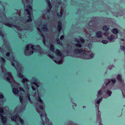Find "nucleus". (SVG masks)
Listing matches in <instances>:
<instances>
[{"mask_svg":"<svg viewBox=\"0 0 125 125\" xmlns=\"http://www.w3.org/2000/svg\"><path fill=\"white\" fill-rule=\"evenodd\" d=\"M6 51H3L2 48H0V51L3 55L5 54L7 56H11L10 58L8 59L11 62V65L15 67V68L16 69L17 74L19 77L22 78L24 76L21 74L23 68L22 67L21 65L19 64L18 62L16 60L13 56L12 55V53L11 52V48L8 44H7L6 45L5 48ZM0 62L4 63L5 62V61L3 58L0 57Z\"/></svg>","mask_w":125,"mask_h":125,"instance_id":"1","label":"nucleus"},{"mask_svg":"<svg viewBox=\"0 0 125 125\" xmlns=\"http://www.w3.org/2000/svg\"><path fill=\"white\" fill-rule=\"evenodd\" d=\"M36 108L37 111L40 115L42 120L43 122V125H49V120L47 118V115L43 106L37 103H36Z\"/></svg>","mask_w":125,"mask_h":125,"instance_id":"2","label":"nucleus"},{"mask_svg":"<svg viewBox=\"0 0 125 125\" xmlns=\"http://www.w3.org/2000/svg\"><path fill=\"white\" fill-rule=\"evenodd\" d=\"M36 51L35 52H39L41 54L43 53L39 45L35 46L31 44H28L26 45V49L25 51V54L26 55L30 56L33 53V51Z\"/></svg>","mask_w":125,"mask_h":125,"instance_id":"3","label":"nucleus"},{"mask_svg":"<svg viewBox=\"0 0 125 125\" xmlns=\"http://www.w3.org/2000/svg\"><path fill=\"white\" fill-rule=\"evenodd\" d=\"M1 69L3 73H5V77H4V79L5 80L7 81L10 83L11 84V86L12 87L13 86H16L17 83L14 80L13 78L11 75V73L10 72H6V70L5 68L1 65Z\"/></svg>","mask_w":125,"mask_h":125,"instance_id":"4","label":"nucleus"},{"mask_svg":"<svg viewBox=\"0 0 125 125\" xmlns=\"http://www.w3.org/2000/svg\"><path fill=\"white\" fill-rule=\"evenodd\" d=\"M74 52L80 55L78 57L83 59H88L91 58L93 56V54L90 52L82 50L81 49H76L74 50Z\"/></svg>","mask_w":125,"mask_h":125,"instance_id":"5","label":"nucleus"},{"mask_svg":"<svg viewBox=\"0 0 125 125\" xmlns=\"http://www.w3.org/2000/svg\"><path fill=\"white\" fill-rule=\"evenodd\" d=\"M42 23H40L39 25H38V26L37 25L36 26V27L37 28V29L39 31V33L42 35V36L43 37V43L44 44H45V41L46 40V38L48 39V35H47L45 36L46 38L45 37L44 35L42 34L41 31L40 30V29L43 31H46L47 30V26L46 25H44L43 24L42 25Z\"/></svg>","mask_w":125,"mask_h":125,"instance_id":"6","label":"nucleus"},{"mask_svg":"<svg viewBox=\"0 0 125 125\" xmlns=\"http://www.w3.org/2000/svg\"><path fill=\"white\" fill-rule=\"evenodd\" d=\"M28 0H22V2L24 4V6L25 8L26 11L27 12L29 16H28L29 20H27L28 21H31L32 19L31 17V13H32V7L30 6V5H28L27 6L26 8V4L25 3L27 4V1Z\"/></svg>","mask_w":125,"mask_h":125,"instance_id":"7","label":"nucleus"},{"mask_svg":"<svg viewBox=\"0 0 125 125\" xmlns=\"http://www.w3.org/2000/svg\"><path fill=\"white\" fill-rule=\"evenodd\" d=\"M15 116H13L11 117V119L12 121H16L17 120H19L22 124H23L24 123L23 121L17 115Z\"/></svg>","mask_w":125,"mask_h":125,"instance_id":"8","label":"nucleus"},{"mask_svg":"<svg viewBox=\"0 0 125 125\" xmlns=\"http://www.w3.org/2000/svg\"><path fill=\"white\" fill-rule=\"evenodd\" d=\"M3 109L0 108V117L1 118V120L3 123H5L7 122V118L6 117L3 116Z\"/></svg>","mask_w":125,"mask_h":125,"instance_id":"9","label":"nucleus"},{"mask_svg":"<svg viewBox=\"0 0 125 125\" xmlns=\"http://www.w3.org/2000/svg\"><path fill=\"white\" fill-rule=\"evenodd\" d=\"M31 83L32 84H34L37 87L39 86V85L40 84V82L35 78H32V80L31 81Z\"/></svg>","mask_w":125,"mask_h":125,"instance_id":"10","label":"nucleus"},{"mask_svg":"<svg viewBox=\"0 0 125 125\" xmlns=\"http://www.w3.org/2000/svg\"><path fill=\"white\" fill-rule=\"evenodd\" d=\"M22 82L25 85V89L26 91H28L29 88L27 84V83L28 82V79H27L24 78L23 79Z\"/></svg>","mask_w":125,"mask_h":125,"instance_id":"11","label":"nucleus"},{"mask_svg":"<svg viewBox=\"0 0 125 125\" xmlns=\"http://www.w3.org/2000/svg\"><path fill=\"white\" fill-rule=\"evenodd\" d=\"M35 96L36 97L37 100L41 104H43V101L39 96L38 93L37 92L35 93Z\"/></svg>","mask_w":125,"mask_h":125,"instance_id":"12","label":"nucleus"},{"mask_svg":"<svg viewBox=\"0 0 125 125\" xmlns=\"http://www.w3.org/2000/svg\"><path fill=\"white\" fill-rule=\"evenodd\" d=\"M5 25L10 27L15 28L18 30L21 31L20 27H18L15 25H13L12 24H10L9 23H6L5 24Z\"/></svg>","mask_w":125,"mask_h":125,"instance_id":"13","label":"nucleus"},{"mask_svg":"<svg viewBox=\"0 0 125 125\" xmlns=\"http://www.w3.org/2000/svg\"><path fill=\"white\" fill-rule=\"evenodd\" d=\"M113 35L111 36L108 38V40L110 42H111L114 41V39H116Z\"/></svg>","mask_w":125,"mask_h":125,"instance_id":"14","label":"nucleus"},{"mask_svg":"<svg viewBox=\"0 0 125 125\" xmlns=\"http://www.w3.org/2000/svg\"><path fill=\"white\" fill-rule=\"evenodd\" d=\"M62 29L61 23L60 21L58 22V30L59 32Z\"/></svg>","mask_w":125,"mask_h":125,"instance_id":"15","label":"nucleus"},{"mask_svg":"<svg viewBox=\"0 0 125 125\" xmlns=\"http://www.w3.org/2000/svg\"><path fill=\"white\" fill-rule=\"evenodd\" d=\"M96 36L98 38H100L102 37V33L100 31H98L96 33Z\"/></svg>","mask_w":125,"mask_h":125,"instance_id":"16","label":"nucleus"},{"mask_svg":"<svg viewBox=\"0 0 125 125\" xmlns=\"http://www.w3.org/2000/svg\"><path fill=\"white\" fill-rule=\"evenodd\" d=\"M46 2L48 4L49 8L50 9V10L48 9L47 10L48 12H49V11H50V9L52 7L51 5L50 1L49 0H46Z\"/></svg>","mask_w":125,"mask_h":125,"instance_id":"17","label":"nucleus"},{"mask_svg":"<svg viewBox=\"0 0 125 125\" xmlns=\"http://www.w3.org/2000/svg\"><path fill=\"white\" fill-rule=\"evenodd\" d=\"M12 91L13 93L15 94H17L19 92L18 90L16 88H14L12 89Z\"/></svg>","mask_w":125,"mask_h":125,"instance_id":"18","label":"nucleus"},{"mask_svg":"<svg viewBox=\"0 0 125 125\" xmlns=\"http://www.w3.org/2000/svg\"><path fill=\"white\" fill-rule=\"evenodd\" d=\"M57 54L59 56H62V54L60 51L58 49H57L56 51Z\"/></svg>","mask_w":125,"mask_h":125,"instance_id":"19","label":"nucleus"},{"mask_svg":"<svg viewBox=\"0 0 125 125\" xmlns=\"http://www.w3.org/2000/svg\"><path fill=\"white\" fill-rule=\"evenodd\" d=\"M109 29V27L108 26V27L106 26H104L103 28V30L104 31H107Z\"/></svg>","mask_w":125,"mask_h":125,"instance_id":"20","label":"nucleus"},{"mask_svg":"<svg viewBox=\"0 0 125 125\" xmlns=\"http://www.w3.org/2000/svg\"><path fill=\"white\" fill-rule=\"evenodd\" d=\"M64 12H65V11L64 10H63L62 9H61V10H60V14L59 15L58 14L57 15L58 16H59L60 17H61L62 16V15L63 13V12H64Z\"/></svg>","mask_w":125,"mask_h":125,"instance_id":"21","label":"nucleus"},{"mask_svg":"<svg viewBox=\"0 0 125 125\" xmlns=\"http://www.w3.org/2000/svg\"><path fill=\"white\" fill-rule=\"evenodd\" d=\"M112 31L115 34H116L118 32L117 30L115 29H113Z\"/></svg>","mask_w":125,"mask_h":125,"instance_id":"22","label":"nucleus"},{"mask_svg":"<svg viewBox=\"0 0 125 125\" xmlns=\"http://www.w3.org/2000/svg\"><path fill=\"white\" fill-rule=\"evenodd\" d=\"M121 76L118 74V75L117 77V79L119 81H121Z\"/></svg>","mask_w":125,"mask_h":125,"instance_id":"23","label":"nucleus"},{"mask_svg":"<svg viewBox=\"0 0 125 125\" xmlns=\"http://www.w3.org/2000/svg\"><path fill=\"white\" fill-rule=\"evenodd\" d=\"M50 50L52 52H53L54 51V46L52 44L51 45V46L50 47Z\"/></svg>","mask_w":125,"mask_h":125,"instance_id":"24","label":"nucleus"},{"mask_svg":"<svg viewBox=\"0 0 125 125\" xmlns=\"http://www.w3.org/2000/svg\"><path fill=\"white\" fill-rule=\"evenodd\" d=\"M27 97L28 98V100L30 101V103H32V102L31 101V99L30 98V96L28 93H27Z\"/></svg>","mask_w":125,"mask_h":125,"instance_id":"25","label":"nucleus"},{"mask_svg":"<svg viewBox=\"0 0 125 125\" xmlns=\"http://www.w3.org/2000/svg\"><path fill=\"white\" fill-rule=\"evenodd\" d=\"M101 90L102 89H101L98 91V94L97 95L98 97L99 96H100L101 95L102 93Z\"/></svg>","mask_w":125,"mask_h":125,"instance_id":"26","label":"nucleus"},{"mask_svg":"<svg viewBox=\"0 0 125 125\" xmlns=\"http://www.w3.org/2000/svg\"><path fill=\"white\" fill-rule=\"evenodd\" d=\"M75 46L79 48L81 47H82V45L80 43H77L75 44Z\"/></svg>","mask_w":125,"mask_h":125,"instance_id":"27","label":"nucleus"},{"mask_svg":"<svg viewBox=\"0 0 125 125\" xmlns=\"http://www.w3.org/2000/svg\"><path fill=\"white\" fill-rule=\"evenodd\" d=\"M22 98H23V97L22 96H20L19 97V99H20V101L22 104V102H23Z\"/></svg>","mask_w":125,"mask_h":125,"instance_id":"28","label":"nucleus"},{"mask_svg":"<svg viewBox=\"0 0 125 125\" xmlns=\"http://www.w3.org/2000/svg\"><path fill=\"white\" fill-rule=\"evenodd\" d=\"M19 89L20 91H22L23 93L24 92V91L23 88L21 87H19Z\"/></svg>","mask_w":125,"mask_h":125,"instance_id":"29","label":"nucleus"},{"mask_svg":"<svg viewBox=\"0 0 125 125\" xmlns=\"http://www.w3.org/2000/svg\"><path fill=\"white\" fill-rule=\"evenodd\" d=\"M57 43L60 45H62V43L60 41V40L58 39V40H57Z\"/></svg>","mask_w":125,"mask_h":125,"instance_id":"30","label":"nucleus"},{"mask_svg":"<svg viewBox=\"0 0 125 125\" xmlns=\"http://www.w3.org/2000/svg\"><path fill=\"white\" fill-rule=\"evenodd\" d=\"M63 62V61L62 60H61L60 61H58V62L57 64H62V62Z\"/></svg>","mask_w":125,"mask_h":125,"instance_id":"31","label":"nucleus"},{"mask_svg":"<svg viewBox=\"0 0 125 125\" xmlns=\"http://www.w3.org/2000/svg\"><path fill=\"white\" fill-rule=\"evenodd\" d=\"M48 56L50 58L52 59H54V57L52 56V55L51 54H48Z\"/></svg>","mask_w":125,"mask_h":125,"instance_id":"32","label":"nucleus"},{"mask_svg":"<svg viewBox=\"0 0 125 125\" xmlns=\"http://www.w3.org/2000/svg\"><path fill=\"white\" fill-rule=\"evenodd\" d=\"M111 93H112V92H111L110 91H107V94L109 96H110L111 95Z\"/></svg>","mask_w":125,"mask_h":125,"instance_id":"33","label":"nucleus"},{"mask_svg":"<svg viewBox=\"0 0 125 125\" xmlns=\"http://www.w3.org/2000/svg\"><path fill=\"white\" fill-rule=\"evenodd\" d=\"M89 37L90 38V41L93 42V39L94 37H91V35H89Z\"/></svg>","mask_w":125,"mask_h":125,"instance_id":"34","label":"nucleus"},{"mask_svg":"<svg viewBox=\"0 0 125 125\" xmlns=\"http://www.w3.org/2000/svg\"><path fill=\"white\" fill-rule=\"evenodd\" d=\"M120 48L124 51H125V48L123 46H121L120 47Z\"/></svg>","mask_w":125,"mask_h":125,"instance_id":"35","label":"nucleus"},{"mask_svg":"<svg viewBox=\"0 0 125 125\" xmlns=\"http://www.w3.org/2000/svg\"><path fill=\"white\" fill-rule=\"evenodd\" d=\"M98 115H97V117H98L99 118V119H100V116L101 115V112L100 111H98Z\"/></svg>","mask_w":125,"mask_h":125,"instance_id":"36","label":"nucleus"},{"mask_svg":"<svg viewBox=\"0 0 125 125\" xmlns=\"http://www.w3.org/2000/svg\"><path fill=\"white\" fill-rule=\"evenodd\" d=\"M102 100V98H101L98 100L97 102V103L98 104Z\"/></svg>","mask_w":125,"mask_h":125,"instance_id":"37","label":"nucleus"},{"mask_svg":"<svg viewBox=\"0 0 125 125\" xmlns=\"http://www.w3.org/2000/svg\"><path fill=\"white\" fill-rule=\"evenodd\" d=\"M102 42L106 44L107 42V40H103L102 41Z\"/></svg>","mask_w":125,"mask_h":125,"instance_id":"38","label":"nucleus"},{"mask_svg":"<svg viewBox=\"0 0 125 125\" xmlns=\"http://www.w3.org/2000/svg\"><path fill=\"white\" fill-rule=\"evenodd\" d=\"M80 40L81 42L82 43L84 42V41L82 38H80Z\"/></svg>","mask_w":125,"mask_h":125,"instance_id":"39","label":"nucleus"},{"mask_svg":"<svg viewBox=\"0 0 125 125\" xmlns=\"http://www.w3.org/2000/svg\"><path fill=\"white\" fill-rule=\"evenodd\" d=\"M20 11H19V14H18V16H19L18 17V18H19V19H20ZM17 20H18V19H17Z\"/></svg>","mask_w":125,"mask_h":125,"instance_id":"40","label":"nucleus"},{"mask_svg":"<svg viewBox=\"0 0 125 125\" xmlns=\"http://www.w3.org/2000/svg\"><path fill=\"white\" fill-rule=\"evenodd\" d=\"M42 18L43 19H46V20H47V19H49V17H45L44 16H43L42 17Z\"/></svg>","mask_w":125,"mask_h":125,"instance_id":"41","label":"nucleus"},{"mask_svg":"<svg viewBox=\"0 0 125 125\" xmlns=\"http://www.w3.org/2000/svg\"><path fill=\"white\" fill-rule=\"evenodd\" d=\"M112 82L113 83V84H114L115 82V79H113L112 80Z\"/></svg>","mask_w":125,"mask_h":125,"instance_id":"42","label":"nucleus"},{"mask_svg":"<svg viewBox=\"0 0 125 125\" xmlns=\"http://www.w3.org/2000/svg\"><path fill=\"white\" fill-rule=\"evenodd\" d=\"M5 108H6V110L7 111H8L9 110V108H8V107L6 106V107H5L4 108V110H5Z\"/></svg>","mask_w":125,"mask_h":125,"instance_id":"43","label":"nucleus"},{"mask_svg":"<svg viewBox=\"0 0 125 125\" xmlns=\"http://www.w3.org/2000/svg\"><path fill=\"white\" fill-rule=\"evenodd\" d=\"M3 96L2 94H0V98H2L3 97Z\"/></svg>","mask_w":125,"mask_h":125,"instance_id":"44","label":"nucleus"},{"mask_svg":"<svg viewBox=\"0 0 125 125\" xmlns=\"http://www.w3.org/2000/svg\"><path fill=\"white\" fill-rule=\"evenodd\" d=\"M0 34L2 36L4 35L2 33L1 31H0Z\"/></svg>","mask_w":125,"mask_h":125,"instance_id":"45","label":"nucleus"},{"mask_svg":"<svg viewBox=\"0 0 125 125\" xmlns=\"http://www.w3.org/2000/svg\"><path fill=\"white\" fill-rule=\"evenodd\" d=\"M64 38V36L63 35H62L60 37V39L61 40H62Z\"/></svg>","mask_w":125,"mask_h":125,"instance_id":"46","label":"nucleus"},{"mask_svg":"<svg viewBox=\"0 0 125 125\" xmlns=\"http://www.w3.org/2000/svg\"><path fill=\"white\" fill-rule=\"evenodd\" d=\"M32 89L33 90H35V88L33 86H32Z\"/></svg>","mask_w":125,"mask_h":125,"instance_id":"47","label":"nucleus"},{"mask_svg":"<svg viewBox=\"0 0 125 125\" xmlns=\"http://www.w3.org/2000/svg\"><path fill=\"white\" fill-rule=\"evenodd\" d=\"M75 40L77 42H80L77 39H76Z\"/></svg>","mask_w":125,"mask_h":125,"instance_id":"48","label":"nucleus"},{"mask_svg":"<svg viewBox=\"0 0 125 125\" xmlns=\"http://www.w3.org/2000/svg\"><path fill=\"white\" fill-rule=\"evenodd\" d=\"M3 104L2 102L1 101H0V105H1V104Z\"/></svg>","mask_w":125,"mask_h":125,"instance_id":"49","label":"nucleus"},{"mask_svg":"<svg viewBox=\"0 0 125 125\" xmlns=\"http://www.w3.org/2000/svg\"><path fill=\"white\" fill-rule=\"evenodd\" d=\"M110 82H111V81H110L109 80V81H108V83H106V85H107V84H108V83H109Z\"/></svg>","mask_w":125,"mask_h":125,"instance_id":"50","label":"nucleus"},{"mask_svg":"<svg viewBox=\"0 0 125 125\" xmlns=\"http://www.w3.org/2000/svg\"><path fill=\"white\" fill-rule=\"evenodd\" d=\"M53 60L55 62H56V63H57V62L55 60Z\"/></svg>","mask_w":125,"mask_h":125,"instance_id":"51","label":"nucleus"},{"mask_svg":"<svg viewBox=\"0 0 125 125\" xmlns=\"http://www.w3.org/2000/svg\"><path fill=\"white\" fill-rule=\"evenodd\" d=\"M53 60L55 62H56V63H57V62L55 60Z\"/></svg>","mask_w":125,"mask_h":125,"instance_id":"52","label":"nucleus"},{"mask_svg":"<svg viewBox=\"0 0 125 125\" xmlns=\"http://www.w3.org/2000/svg\"><path fill=\"white\" fill-rule=\"evenodd\" d=\"M19 37L20 38H21V35H19Z\"/></svg>","mask_w":125,"mask_h":125,"instance_id":"53","label":"nucleus"},{"mask_svg":"<svg viewBox=\"0 0 125 125\" xmlns=\"http://www.w3.org/2000/svg\"><path fill=\"white\" fill-rule=\"evenodd\" d=\"M108 32H105V34L106 35V33H108Z\"/></svg>","mask_w":125,"mask_h":125,"instance_id":"54","label":"nucleus"},{"mask_svg":"<svg viewBox=\"0 0 125 125\" xmlns=\"http://www.w3.org/2000/svg\"><path fill=\"white\" fill-rule=\"evenodd\" d=\"M4 45H3V46L2 47H4Z\"/></svg>","mask_w":125,"mask_h":125,"instance_id":"55","label":"nucleus"}]
</instances>
